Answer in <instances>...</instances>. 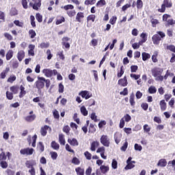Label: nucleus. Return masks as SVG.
I'll return each mask as SVG.
<instances>
[{
  "label": "nucleus",
  "instance_id": "nucleus-1",
  "mask_svg": "<svg viewBox=\"0 0 175 175\" xmlns=\"http://www.w3.org/2000/svg\"><path fill=\"white\" fill-rule=\"evenodd\" d=\"M37 79L38 80L35 82L34 85L38 91L44 88V84L46 88H50V85L51 84L50 79H46V78L43 77H38Z\"/></svg>",
  "mask_w": 175,
  "mask_h": 175
},
{
  "label": "nucleus",
  "instance_id": "nucleus-2",
  "mask_svg": "<svg viewBox=\"0 0 175 175\" xmlns=\"http://www.w3.org/2000/svg\"><path fill=\"white\" fill-rule=\"evenodd\" d=\"M165 36H166V34L163 31H157V34L153 35L152 37L153 44H159V42Z\"/></svg>",
  "mask_w": 175,
  "mask_h": 175
},
{
  "label": "nucleus",
  "instance_id": "nucleus-3",
  "mask_svg": "<svg viewBox=\"0 0 175 175\" xmlns=\"http://www.w3.org/2000/svg\"><path fill=\"white\" fill-rule=\"evenodd\" d=\"M173 6V3L170 0H164L163 3L161 5V8L158 9L159 13H165L166 11V8H172Z\"/></svg>",
  "mask_w": 175,
  "mask_h": 175
},
{
  "label": "nucleus",
  "instance_id": "nucleus-4",
  "mask_svg": "<svg viewBox=\"0 0 175 175\" xmlns=\"http://www.w3.org/2000/svg\"><path fill=\"white\" fill-rule=\"evenodd\" d=\"M42 72L46 76V77H53V75L56 76L58 75V71L57 70H51L50 68H44L42 70Z\"/></svg>",
  "mask_w": 175,
  "mask_h": 175
},
{
  "label": "nucleus",
  "instance_id": "nucleus-5",
  "mask_svg": "<svg viewBox=\"0 0 175 175\" xmlns=\"http://www.w3.org/2000/svg\"><path fill=\"white\" fill-rule=\"evenodd\" d=\"M33 3L30 2L29 6L33 8L34 10H39V8L42 6V0H32Z\"/></svg>",
  "mask_w": 175,
  "mask_h": 175
},
{
  "label": "nucleus",
  "instance_id": "nucleus-6",
  "mask_svg": "<svg viewBox=\"0 0 175 175\" xmlns=\"http://www.w3.org/2000/svg\"><path fill=\"white\" fill-rule=\"evenodd\" d=\"M100 142L105 147H109L110 146V141L107 135H103L100 139Z\"/></svg>",
  "mask_w": 175,
  "mask_h": 175
},
{
  "label": "nucleus",
  "instance_id": "nucleus-7",
  "mask_svg": "<svg viewBox=\"0 0 175 175\" xmlns=\"http://www.w3.org/2000/svg\"><path fill=\"white\" fill-rule=\"evenodd\" d=\"M62 44L63 46V49H68V50H69L70 49V44H69V40H70V38H69L68 37H64L62 39Z\"/></svg>",
  "mask_w": 175,
  "mask_h": 175
},
{
  "label": "nucleus",
  "instance_id": "nucleus-8",
  "mask_svg": "<svg viewBox=\"0 0 175 175\" xmlns=\"http://www.w3.org/2000/svg\"><path fill=\"white\" fill-rule=\"evenodd\" d=\"M20 153L22 155H32V154H33V148H26L21 149Z\"/></svg>",
  "mask_w": 175,
  "mask_h": 175
},
{
  "label": "nucleus",
  "instance_id": "nucleus-9",
  "mask_svg": "<svg viewBox=\"0 0 175 175\" xmlns=\"http://www.w3.org/2000/svg\"><path fill=\"white\" fill-rule=\"evenodd\" d=\"M162 72H163V70L159 68H154L151 70L152 76H153V77H157V76L162 75Z\"/></svg>",
  "mask_w": 175,
  "mask_h": 175
},
{
  "label": "nucleus",
  "instance_id": "nucleus-10",
  "mask_svg": "<svg viewBox=\"0 0 175 175\" xmlns=\"http://www.w3.org/2000/svg\"><path fill=\"white\" fill-rule=\"evenodd\" d=\"M118 84L120 85V87H126V85H128V79H126V76H124L123 79H119Z\"/></svg>",
  "mask_w": 175,
  "mask_h": 175
},
{
  "label": "nucleus",
  "instance_id": "nucleus-11",
  "mask_svg": "<svg viewBox=\"0 0 175 175\" xmlns=\"http://www.w3.org/2000/svg\"><path fill=\"white\" fill-rule=\"evenodd\" d=\"M49 129L51 131V127L47 125H44V126L41 127L40 133L42 136H46V135H47V131H49Z\"/></svg>",
  "mask_w": 175,
  "mask_h": 175
},
{
  "label": "nucleus",
  "instance_id": "nucleus-12",
  "mask_svg": "<svg viewBox=\"0 0 175 175\" xmlns=\"http://www.w3.org/2000/svg\"><path fill=\"white\" fill-rule=\"evenodd\" d=\"M79 95L82 98H85V99H90V98H91L92 96V94H90V92L87 90L81 91L79 93Z\"/></svg>",
  "mask_w": 175,
  "mask_h": 175
},
{
  "label": "nucleus",
  "instance_id": "nucleus-13",
  "mask_svg": "<svg viewBox=\"0 0 175 175\" xmlns=\"http://www.w3.org/2000/svg\"><path fill=\"white\" fill-rule=\"evenodd\" d=\"M68 143H69L70 146H72V147H77V146H79V141H77L76 138H68Z\"/></svg>",
  "mask_w": 175,
  "mask_h": 175
},
{
  "label": "nucleus",
  "instance_id": "nucleus-14",
  "mask_svg": "<svg viewBox=\"0 0 175 175\" xmlns=\"http://www.w3.org/2000/svg\"><path fill=\"white\" fill-rule=\"evenodd\" d=\"M100 170L103 174H106L110 170L109 165H100Z\"/></svg>",
  "mask_w": 175,
  "mask_h": 175
},
{
  "label": "nucleus",
  "instance_id": "nucleus-15",
  "mask_svg": "<svg viewBox=\"0 0 175 175\" xmlns=\"http://www.w3.org/2000/svg\"><path fill=\"white\" fill-rule=\"evenodd\" d=\"M97 147H99V142L98 141H94L91 144L90 150L91 151H96Z\"/></svg>",
  "mask_w": 175,
  "mask_h": 175
},
{
  "label": "nucleus",
  "instance_id": "nucleus-16",
  "mask_svg": "<svg viewBox=\"0 0 175 175\" xmlns=\"http://www.w3.org/2000/svg\"><path fill=\"white\" fill-rule=\"evenodd\" d=\"M24 57H25V52H24V51H19L17 55V58L19 62H21V61L24 59Z\"/></svg>",
  "mask_w": 175,
  "mask_h": 175
},
{
  "label": "nucleus",
  "instance_id": "nucleus-17",
  "mask_svg": "<svg viewBox=\"0 0 175 175\" xmlns=\"http://www.w3.org/2000/svg\"><path fill=\"white\" fill-rule=\"evenodd\" d=\"M10 72V68L6 67L4 70L0 74V79H5L6 75Z\"/></svg>",
  "mask_w": 175,
  "mask_h": 175
},
{
  "label": "nucleus",
  "instance_id": "nucleus-18",
  "mask_svg": "<svg viewBox=\"0 0 175 175\" xmlns=\"http://www.w3.org/2000/svg\"><path fill=\"white\" fill-rule=\"evenodd\" d=\"M20 90L21 92L19 93V98H24V96H25V95L27 94V91H25V88L21 85L20 86Z\"/></svg>",
  "mask_w": 175,
  "mask_h": 175
},
{
  "label": "nucleus",
  "instance_id": "nucleus-19",
  "mask_svg": "<svg viewBox=\"0 0 175 175\" xmlns=\"http://www.w3.org/2000/svg\"><path fill=\"white\" fill-rule=\"evenodd\" d=\"M59 142L61 146H65L66 141H65V135L64 134H59Z\"/></svg>",
  "mask_w": 175,
  "mask_h": 175
},
{
  "label": "nucleus",
  "instance_id": "nucleus-20",
  "mask_svg": "<svg viewBox=\"0 0 175 175\" xmlns=\"http://www.w3.org/2000/svg\"><path fill=\"white\" fill-rule=\"evenodd\" d=\"M159 105L162 111H165V110H166V109L167 108V105L166 104V102H165V100H161L159 103Z\"/></svg>",
  "mask_w": 175,
  "mask_h": 175
},
{
  "label": "nucleus",
  "instance_id": "nucleus-21",
  "mask_svg": "<svg viewBox=\"0 0 175 175\" xmlns=\"http://www.w3.org/2000/svg\"><path fill=\"white\" fill-rule=\"evenodd\" d=\"M166 165H167V162L165 159H161L157 163V166H160L161 167H165Z\"/></svg>",
  "mask_w": 175,
  "mask_h": 175
},
{
  "label": "nucleus",
  "instance_id": "nucleus-22",
  "mask_svg": "<svg viewBox=\"0 0 175 175\" xmlns=\"http://www.w3.org/2000/svg\"><path fill=\"white\" fill-rule=\"evenodd\" d=\"M35 118H36V115L33 114V115L26 116L25 118V120L27 122H32V121H34Z\"/></svg>",
  "mask_w": 175,
  "mask_h": 175
},
{
  "label": "nucleus",
  "instance_id": "nucleus-23",
  "mask_svg": "<svg viewBox=\"0 0 175 175\" xmlns=\"http://www.w3.org/2000/svg\"><path fill=\"white\" fill-rule=\"evenodd\" d=\"M133 163H136V161H132L130 163H127V165L124 167L125 170H129L131 169H133V167H135V165H133Z\"/></svg>",
  "mask_w": 175,
  "mask_h": 175
},
{
  "label": "nucleus",
  "instance_id": "nucleus-24",
  "mask_svg": "<svg viewBox=\"0 0 175 175\" xmlns=\"http://www.w3.org/2000/svg\"><path fill=\"white\" fill-rule=\"evenodd\" d=\"M10 90L12 94H18V85H13L10 88Z\"/></svg>",
  "mask_w": 175,
  "mask_h": 175
},
{
  "label": "nucleus",
  "instance_id": "nucleus-25",
  "mask_svg": "<svg viewBox=\"0 0 175 175\" xmlns=\"http://www.w3.org/2000/svg\"><path fill=\"white\" fill-rule=\"evenodd\" d=\"M81 18H84V14L83 12H78L76 16L77 21L78 23H81Z\"/></svg>",
  "mask_w": 175,
  "mask_h": 175
},
{
  "label": "nucleus",
  "instance_id": "nucleus-26",
  "mask_svg": "<svg viewBox=\"0 0 175 175\" xmlns=\"http://www.w3.org/2000/svg\"><path fill=\"white\" fill-rule=\"evenodd\" d=\"M129 102L131 106H135V105H136V102H135V94L132 93L130 95Z\"/></svg>",
  "mask_w": 175,
  "mask_h": 175
},
{
  "label": "nucleus",
  "instance_id": "nucleus-27",
  "mask_svg": "<svg viewBox=\"0 0 175 175\" xmlns=\"http://www.w3.org/2000/svg\"><path fill=\"white\" fill-rule=\"evenodd\" d=\"M5 57H6L7 61H10V59L13 58V51L12 50L8 51L5 55Z\"/></svg>",
  "mask_w": 175,
  "mask_h": 175
},
{
  "label": "nucleus",
  "instance_id": "nucleus-28",
  "mask_svg": "<svg viewBox=\"0 0 175 175\" xmlns=\"http://www.w3.org/2000/svg\"><path fill=\"white\" fill-rule=\"evenodd\" d=\"M142 55L143 61H147V59H150V58H151V55L146 52L142 53Z\"/></svg>",
  "mask_w": 175,
  "mask_h": 175
},
{
  "label": "nucleus",
  "instance_id": "nucleus-29",
  "mask_svg": "<svg viewBox=\"0 0 175 175\" xmlns=\"http://www.w3.org/2000/svg\"><path fill=\"white\" fill-rule=\"evenodd\" d=\"M75 172L77 175H84V169L81 167H77L75 168Z\"/></svg>",
  "mask_w": 175,
  "mask_h": 175
},
{
  "label": "nucleus",
  "instance_id": "nucleus-30",
  "mask_svg": "<svg viewBox=\"0 0 175 175\" xmlns=\"http://www.w3.org/2000/svg\"><path fill=\"white\" fill-rule=\"evenodd\" d=\"M17 14H18V11L17 10V9H16L15 8H12L10 11V15L11 16H17Z\"/></svg>",
  "mask_w": 175,
  "mask_h": 175
},
{
  "label": "nucleus",
  "instance_id": "nucleus-31",
  "mask_svg": "<svg viewBox=\"0 0 175 175\" xmlns=\"http://www.w3.org/2000/svg\"><path fill=\"white\" fill-rule=\"evenodd\" d=\"M106 5V1L105 0H99L96 4V6L97 8H102V6H105Z\"/></svg>",
  "mask_w": 175,
  "mask_h": 175
},
{
  "label": "nucleus",
  "instance_id": "nucleus-32",
  "mask_svg": "<svg viewBox=\"0 0 175 175\" xmlns=\"http://www.w3.org/2000/svg\"><path fill=\"white\" fill-rule=\"evenodd\" d=\"M38 47H40V49H49V47H50V43L42 42L39 44Z\"/></svg>",
  "mask_w": 175,
  "mask_h": 175
},
{
  "label": "nucleus",
  "instance_id": "nucleus-33",
  "mask_svg": "<svg viewBox=\"0 0 175 175\" xmlns=\"http://www.w3.org/2000/svg\"><path fill=\"white\" fill-rule=\"evenodd\" d=\"M81 114H83V116H84L85 117L88 116V111L87 110V109L85 108V106H82L81 107Z\"/></svg>",
  "mask_w": 175,
  "mask_h": 175
},
{
  "label": "nucleus",
  "instance_id": "nucleus-34",
  "mask_svg": "<svg viewBox=\"0 0 175 175\" xmlns=\"http://www.w3.org/2000/svg\"><path fill=\"white\" fill-rule=\"evenodd\" d=\"M121 137H122V135L120 134L114 135V139H115L116 144H118L120 143V142H121Z\"/></svg>",
  "mask_w": 175,
  "mask_h": 175
},
{
  "label": "nucleus",
  "instance_id": "nucleus-35",
  "mask_svg": "<svg viewBox=\"0 0 175 175\" xmlns=\"http://www.w3.org/2000/svg\"><path fill=\"white\" fill-rule=\"evenodd\" d=\"M71 163H73V165H78L80 164V159H79V158L75 157L71 160Z\"/></svg>",
  "mask_w": 175,
  "mask_h": 175
},
{
  "label": "nucleus",
  "instance_id": "nucleus-36",
  "mask_svg": "<svg viewBox=\"0 0 175 175\" xmlns=\"http://www.w3.org/2000/svg\"><path fill=\"white\" fill-rule=\"evenodd\" d=\"M51 147L53 150H59V144L55 142V141L51 142Z\"/></svg>",
  "mask_w": 175,
  "mask_h": 175
},
{
  "label": "nucleus",
  "instance_id": "nucleus-37",
  "mask_svg": "<svg viewBox=\"0 0 175 175\" xmlns=\"http://www.w3.org/2000/svg\"><path fill=\"white\" fill-rule=\"evenodd\" d=\"M37 148L40 150V152H43V151H44V145H43V142H40L38 144Z\"/></svg>",
  "mask_w": 175,
  "mask_h": 175
},
{
  "label": "nucleus",
  "instance_id": "nucleus-38",
  "mask_svg": "<svg viewBox=\"0 0 175 175\" xmlns=\"http://www.w3.org/2000/svg\"><path fill=\"white\" fill-rule=\"evenodd\" d=\"M0 165L2 169H8V167L9 166V164H8L6 160L0 161Z\"/></svg>",
  "mask_w": 175,
  "mask_h": 175
},
{
  "label": "nucleus",
  "instance_id": "nucleus-39",
  "mask_svg": "<svg viewBox=\"0 0 175 175\" xmlns=\"http://www.w3.org/2000/svg\"><path fill=\"white\" fill-rule=\"evenodd\" d=\"M84 156L85 157L86 159H88V161H91L92 159V154L88 151H85L84 152Z\"/></svg>",
  "mask_w": 175,
  "mask_h": 175
},
{
  "label": "nucleus",
  "instance_id": "nucleus-40",
  "mask_svg": "<svg viewBox=\"0 0 175 175\" xmlns=\"http://www.w3.org/2000/svg\"><path fill=\"white\" fill-rule=\"evenodd\" d=\"M89 132L90 133H95V132H96V129L95 128V126L94 124H90Z\"/></svg>",
  "mask_w": 175,
  "mask_h": 175
},
{
  "label": "nucleus",
  "instance_id": "nucleus-41",
  "mask_svg": "<svg viewBox=\"0 0 175 175\" xmlns=\"http://www.w3.org/2000/svg\"><path fill=\"white\" fill-rule=\"evenodd\" d=\"M13 94L12 92H10L9 91H7L5 93L6 98L8 99V100H12L13 99Z\"/></svg>",
  "mask_w": 175,
  "mask_h": 175
},
{
  "label": "nucleus",
  "instance_id": "nucleus-42",
  "mask_svg": "<svg viewBox=\"0 0 175 175\" xmlns=\"http://www.w3.org/2000/svg\"><path fill=\"white\" fill-rule=\"evenodd\" d=\"M140 37L142 38V43H146L147 42V34L146 33H142Z\"/></svg>",
  "mask_w": 175,
  "mask_h": 175
},
{
  "label": "nucleus",
  "instance_id": "nucleus-43",
  "mask_svg": "<svg viewBox=\"0 0 175 175\" xmlns=\"http://www.w3.org/2000/svg\"><path fill=\"white\" fill-rule=\"evenodd\" d=\"M96 0H85L84 4L88 6V5H95Z\"/></svg>",
  "mask_w": 175,
  "mask_h": 175
},
{
  "label": "nucleus",
  "instance_id": "nucleus-44",
  "mask_svg": "<svg viewBox=\"0 0 175 175\" xmlns=\"http://www.w3.org/2000/svg\"><path fill=\"white\" fill-rule=\"evenodd\" d=\"M62 23H65V18L64 16H60L59 19H57L56 25H59V24H62Z\"/></svg>",
  "mask_w": 175,
  "mask_h": 175
},
{
  "label": "nucleus",
  "instance_id": "nucleus-45",
  "mask_svg": "<svg viewBox=\"0 0 175 175\" xmlns=\"http://www.w3.org/2000/svg\"><path fill=\"white\" fill-rule=\"evenodd\" d=\"M63 132L66 133V135H69V132H70V127L68 125H66L63 127Z\"/></svg>",
  "mask_w": 175,
  "mask_h": 175
},
{
  "label": "nucleus",
  "instance_id": "nucleus-46",
  "mask_svg": "<svg viewBox=\"0 0 175 175\" xmlns=\"http://www.w3.org/2000/svg\"><path fill=\"white\" fill-rule=\"evenodd\" d=\"M149 94H156L157 93V88L154 86H150L148 88Z\"/></svg>",
  "mask_w": 175,
  "mask_h": 175
},
{
  "label": "nucleus",
  "instance_id": "nucleus-47",
  "mask_svg": "<svg viewBox=\"0 0 175 175\" xmlns=\"http://www.w3.org/2000/svg\"><path fill=\"white\" fill-rule=\"evenodd\" d=\"M7 156L6 154H5V152H2L0 154V162H2V161H6Z\"/></svg>",
  "mask_w": 175,
  "mask_h": 175
},
{
  "label": "nucleus",
  "instance_id": "nucleus-48",
  "mask_svg": "<svg viewBox=\"0 0 175 175\" xmlns=\"http://www.w3.org/2000/svg\"><path fill=\"white\" fill-rule=\"evenodd\" d=\"M53 117L55 120H59V113L57 111V109H55L53 111Z\"/></svg>",
  "mask_w": 175,
  "mask_h": 175
},
{
  "label": "nucleus",
  "instance_id": "nucleus-49",
  "mask_svg": "<svg viewBox=\"0 0 175 175\" xmlns=\"http://www.w3.org/2000/svg\"><path fill=\"white\" fill-rule=\"evenodd\" d=\"M29 34L30 35L31 39H33V38H35V36H36V32L33 29H30L29 31Z\"/></svg>",
  "mask_w": 175,
  "mask_h": 175
},
{
  "label": "nucleus",
  "instance_id": "nucleus-50",
  "mask_svg": "<svg viewBox=\"0 0 175 175\" xmlns=\"http://www.w3.org/2000/svg\"><path fill=\"white\" fill-rule=\"evenodd\" d=\"M36 18L38 21V23H42V21H43V16L39 13L36 14Z\"/></svg>",
  "mask_w": 175,
  "mask_h": 175
},
{
  "label": "nucleus",
  "instance_id": "nucleus-51",
  "mask_svg": "<svg viewBox=\"0 0 175 175\" xmlns=\"http://www.w3.org/2000/svg\"><path fill=\"white\" fill-rule=\"evenodd\" d=\"M96 16L94 14L89 15L87 17V21H92L94 23L95 21Z\"/></svg>",
  "mask_w": 175,
  "mask_h": 175
},
{
  "label": "nucleus",
  "instance_id": "nucleus-52",
  "mask_svg": "<svg viewBox=\"0 0 175 175\" xmlns=\"http://www.w3.org/2000/svg\"><path fill=\"white\" fill-rule=\"evenodd\" d=\"M30 19L31 26L33 27V28H35V27H36V23L35 22V16L31 15L30 16Z\"/></svg>",
  "mask_w": 175,
  "mask_h": 175
},
{
  "label": "nucleus",
  "instance_id": "nucleus-53",
  "mask_svg": "<svg viewBox=\"0 0 175 175\" xmlns=\"http://www.w3.org/2000/svg\"><path fill=\"white\" fill-rule=\"evenodd\" d=\"M137 69H139V67L136 65H133L131 66V72L132 73H136V72H137Z\"/></svg>",
  "mask_w": 175,
  "mask_h": 175
},
{
  "label": "nucleus",
  "instance_id": "nucleus-54",
  "mask_svg": "<svg viewBox=\"0 0 175 175\" xmlns=\"http://www.w3.org/2000/svg\"><path fill=\"white\" fill-rule=\"evenodd\" d=\"M143 8V1L137 0V9H142Z\"/></svg>",
  "mask_w": 175,
  "mask_h": 175
},
{
  "label": "nucleus",
  "instance_id": "nucleus-55",
  "mask_svg": "<svg viewBox=\"0 0 175 175\" xmlns=\"http://www.w3.org/2000/svg\"><path fill=\"white\" fill-rule=\"evenodd\" d=\"M57 55H59L62 61H65V55H64V51L58 52Z\"/></svg>",
  "mask_w": 175,
  "mask_h": 175
},
{
  "label": "nucleus",
  "instance_id": "nucleus-56",
  "mask_svg": "<svg viewBox=\"0 0 175 175\" xmlns=\"http://www.w3.org/2000/svg\"><path fill=\"white\" fill-rule=\"evenodd\" d=\"M16 79H17V78L16 77L15 75L10 76V77L8 79L7 81H8V83H13L14 81H16Z\"/></svg>",
  "mask_w": 175,
  "mask_h": 175
},
{
  "label": "nucleus",
  "instance_id": "nucleus-57",
  "mask_svg": "<svg viewBox=\"0 0 175 175\" xmlns=\"http://www.w3.org/2000/svg\"><path fill=\"white\" fill-rule=\"evenodd\" d=\"M50 154L53 161H55V159H57L58 157V154L56 152H51Z\"/></svg>",
  "mask_w": 175,
  "mask_h": 175
},
{
  "label": "nucleus",
  "instance_id": "nucleus-58",
  "mask_svg": "<svg viewBox=\"0 0 175 175\" xmlns=\"http://www.w3.org/2000/svg\"><path fill=\"white\" fill-rule=\"evenodd\" d=\"M117 21V16H112L109 20V23L111 24V25H114Z\"/></svg>",
  "mask_w": 175,
  "mask_h": 175
},
{
  "label": "nucleus",
  "instance_id": "nucleus-59",
  "mask_svg": "<svg viewBox=\"0 0 175 175\" xmlns=\"http://www.w3.org/2000/svg\"><path fill=\"white\" fill-rule=\"evenodd\" d=\"M167 50H170V51L175 53V46L173 44L168 45L167 46Z\"/></svg>",
  "mask_w": 175,
  "mask_h": 175
},
{
  "label": "nucleus",
  "instance_id": "nucleus-60",
  "mask_svg": "<svg viewBox=\"0 0 175 175\" xmlns=\"http://www.w3.org/2000/svg\"><path fill=\"white\" fill-rule=\"evenodd\" d=\"M18 61L17 60H13L12 61V68L13 69H17V68H18Z\"/></svg>",
  "mask_w": 175,
  "mask_h": 175
},
{
  "label": "nucleus",
  "instance_id": "nucleus-61",
  "mask_svg": "<svg viewBox=\"0 0 175 175\" xmlns=\"http://www.w3.org/2000/svg\"><path fill=\"white\" fill-rule=\"evenodd\" d=\"M141 107L145 111L148 110V104L147 103H143L141 104Z\"/></svg>",
  "mask_w": 175,
  "mask_h": 175
},
{
  "label": "nucleus",
  "instance_id": "nucleus-62",
  "mask_svg": "<svg viewBox=\"0 0 175 175\" xmlns=\"http://www.w3.org/2000/svg\"><path fill=\"white\" fill-rule=\"evenodd\" d=\"M118 165V163L117 162V160L113 159V161H112V163H111L112 168L113 169H117Z\"/></svg>",
  "mask_w": 175,
  "mask_h": 175
},
{
  "label": "nucleus",
  "instance_id": "nucleus-63",
  "mask_svg": "<svg viewBox=\"0 0 175 175\" xmlns=\"http://www.w3.org/2000/svg\"><path fill=\"white\" fill-rule=\"evenodd\" d=\"M4 37L8 39V40H13V36L10 35L9 33H4Z\"/></svg>",
  "mask_w": 175,
  "mask_h": 175
},
{
  "label": "nucleus",
  "instance_id": "nucleus-64",
  "mask_svg": "<svg viewBox=\"0 0 175 175\" xmlns=\"http://www.w3.org/2000/svg\"><path fill=\"white\" fill-rule=\"evenodd\" d=\"M64 88H65L64 87V85L62 83L59 84L58 92H59V94H63Z\"/></svg>",
  "mask_w": 175,
  "mask_h": 175
}]
</instances>
